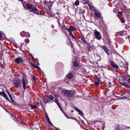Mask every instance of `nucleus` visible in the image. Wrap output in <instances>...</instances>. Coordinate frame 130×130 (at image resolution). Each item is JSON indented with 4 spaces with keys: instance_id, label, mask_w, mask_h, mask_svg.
<instances>
[{
    "instance_id": "nucleus-37",
    "label": "nucleus",
    "mask_w": 130,
    "mask_h": 130,
    "mask_svg": "<svg viewBox=\"0 0 130 130\" xmlns=\"http://www.w3.org/2000/svg\"><path fill=\"white\" fill-rule=\"evenodd\" d=\"M119 64L120 65V67H122L123 66V62L122 61L121 62V63H120V64Z\"/></svg>"
},
{
    "instance_id": "nucleus-10",
    "label": "nucleus",
    "mask_w": 130,
    "mask_h": 130,
    "mask_svg": "<svg viewBox=\"0 0 130 130\" xmlns=\"http://www.w3.org/2000/svg\"><path fill=\"white\" fill-rule=\"evenodd\" d=\"M43 101L46 103H48L50 101L48 96L47 95H45L43 98Z\"/></svg>"
},
{
    "instance_id": "nucleus-33",
    "label": "nucleus",
    "mask_w": 130,
    "mask_h": 130,
    "mask_svg": "<svg viewBox=\"0 0 130 130\" xmlns=\"http://www.w3.org/2000/svg\"><path fill=\"white\" fill-rule=\"evenodd\" d=\"M36 77L35 76H32V79L33 80H34V81H36Z\"/></svg>"
},
{
    "instance_id": "nucleus-7",
    "label": "nucleus",
    "mask_w": 130,
    "mask_h": 130,
    "mask_svg": "<svg viewBox=\"0 0 130 130\" xmlns=\"http://www.w3.org/2000/svg\"><path fill=\"white\" fill-rule=\"evenodd\" d=\"M30 12H32L33 13L37 14H39V11L38 9L35 7H33L30 10Z\"/></svg>"
},
{
    "instance_id": "nucleus-21",
    "label": "nucleus",
    "mask_w": 130,
    "mask_h": 130,
    "mask_svg": "<svg viewBox=\"0 0 130 130\" xmlns=\"http://www.w3.org/2000/svg\"><path fill=\"white\" fill-rule=\"evenodd\" d=\"M48 97H49V99H50L51 100H52L54 99V97L51 95H49Z\"/></svg>"
},
{
    "instance_id": "nucleus-30",
    "label": "nucleus",
    "mask_w": 130,
    "mask_h": 130,
    "mask_svg": "<svg viewBox=\"0 0 130 130\" xmlns=\"http://www.w3.org/2000/svg\"><path fill=\"white\" fill-rule=\"evenodd\" d=\"M25 43H28L29 41V40L28 39H26L25 40Z\"/></svg>"
},
{
    "instance_id": "nucleus-35",
    "label": "nucleus",
    "mask_w": 130,
    "mask_h": 130,
    "mask_svg": "<svg viewBox=\"0 0 130 130\" xmlns=\"http://www.w3.org/2000/svg\"><path fill=\"white\" fill-rule=\"evenodd\" d=\"M123 79L124 80L126 81L127 80V78L126 76H124L123 77Z\"/></svg>"
},
{
    "instance_id": "nucleus-9",
    "label": "nucleus",
    "mask_w": 130,
    "mask_h": 130,
    "mask_svg": "<svg viewBox=\"0 0 130 130\" xmlns=\"http://www.w3.org/2000/svg\"><path fill=\"white\" fill-rule=\"evenodd\" d=\"M0 95L4 97L7 100H9L8 98L7 97L6 94L4 91H3L2 92H0Z\"/></svg>"
},
{
    "instance_id": "nucleus-12",
    "label": "nucleus",
    "mask_w": 130,
    "mask_h": 130,
    "mask_svg": "<svg viewBox=\"0 0 130 130\" xmlns=\"http://www.w3.org/2000/svg\"><path fill=\"white\" fill-rule=\"evenodd\" d=\"M110 63L111 66H112L113 67L117 69L118 68V66L113 61H110Z\"/></svg>"
},
{
    "instance_id": "nucleus-4",
    "label": "nucleus",
    "mask_w": 130,
    "mask_h": 130,
    "mask_svg": "<svg viewBox=\"0 0 130 130\" xmlns=\"http://www.w3.org/2000/svg\"><path fill=\"white\" fill-rule=\"evenodd\" d=\"M94 17L97 19L100 20L102 19L103 17L101 13L98 11L95 10H94Z\"/></svg>"
},
{
    "instance_id": "nucleus-52",
    "label": "nucleus",
    "mask_w": 130,
    "mask_h": 130,
    "mask_svg": "<svg viewBox=\"0 0 130 130\" xmlns=\"http://www.w3.org/2000/svg\"><path fill=\"white\" fill-rule=\"evenodd\" d=\"M22 45H20V46H21V47H22Z\"/></svg>"
},
{
    "instance_id": "nucleus-2",
    "label": "nucleus",
    "mask_w": 130,
    "mask_h": 130,
    "mask_svg": "<svg viewBox=\"0 0 130 130\" xmlns=\"http://www.w3.org/2000/svg\"><path fill=\"white\" fill-rule=\"evenodd\" d=\"M62 94L67 97H72L75 94V93L71 91L65 90L63 91Z\"/></svg>"
},
{
    "instance_id": "nucleus-17",
    "label": "nucleus",
    "mask_w": 130,
    "mask_h": 130,
    "mask_svg": "<svg viewBox=\"0 0 130 130\" xmlns=\"http://www.w3.org/2000/svg\"><path fill=\"white\" fill-rule=\"evenodd\" d=\"M87 45V48L88 50H90L91 48V47L90 44L88 43H86Z\"/></svg>"
},
{
    "instance_id": "nucleus-18",
    "label": "nucleus",
    "mask_w": 130,
    "mask_h": 130,
    "mask_svg": "<svg viewBox=\"0 0 130 130\" xmlns=\"http://www.w3.org/2000/svg\"><path fill=\"white\" fill-rule=\"evenodd\" d=\"M31 107L32 109H36L37 108V106L35 105H32L31 104L29 105Z\"/></svg>"
},
{
    "instance_id": "nucleus-11",
    "label": "nucleus",
    "mask_w": 130,
    "mask_h": 130,
    "mask_svg": "<svg viewBox=\"0 0 130 130\" xmlns=\"http://www.w3.org/2000/svg\"><path fill=\"white\" fill-rule=\"evenodd\" d=\"M26 6L28 10H30L33 7L31 4L29 3H27L26 4Z\"/></svg>"
},
{
    "instance_id": "nucleus-1",
    "label": "nucleus",
    "mask_w": 130,
    "mask_h": 130,
    "mask_svg": "<svg viewBox=\"0 0 130 130\" xmlns=\"http://www.w3.org/2000/svg\"><path fill=\"white\" fill-rule=\"evenodd\" d=\"M13 82L15 87L18 89L21 87L22 85L21 80L19 78H14L13 80Z\"/></svg>"
},
{
    "instance_id": "nucleus-39",
    "label": "nucleus",
    "mask_w": 130,
    "mask_h": 130,
    "mask_svg": "<svg viewBox=\"0 0 130 130\" xmlns=\"http://www.w3.org/2000/svg\"><path fill=\"white\" fill-rule=\"evenodd\" d=\"M6 92H7V93H8V95H9V96H10V95H11L10 94L9 91L8 90H7L6 91Z\"/></svg>"
},
{
    "instance_id": "nucleus-3",
    "label": "nucleus",
    "mask_w": 130,
    "mask_h": 130,
    "mask_svg": "<svg viewBox=\"0 0 130 130\" xmlns=\"http://www.w3.org/2000/svg\"><path fill=\"white\" fill-rule=\"evenodd\" d=\"M23 78L21 80L24 89H25L27 85L28 81L27 78V76L24 73L23 74Z\"/></svg>"
},
{
    "instance_id": "nucleus-49",
    "label": "nucleus",
    "mask_w": 130,
    "mask_h": 130,
    "mask_svg": "<svg viewBox=\"0 0 130 130\" xmlns=\"http://www.w3.org/2000/svg\"><path fill=\"white\" fill-rule=\"evenodd\" d=\"M124 82H121V83L123 85V83H124Z\"/></svg>"
},
{
    "instance_id": "nucleus-44",
    "label": "nucleus",
    "mask_w": 130,
    "mask_h": 130,
    "mask_svg": "<svg viewBox=\"0 0 130 130\" xmlns=\"http://www.w3.org/2000/svg\"><path fill=\"white\" fill-rule=\"evenodd\" d=\"M49 2L51 3V5H50L52 6V3H53V2Z\"/></svg>"
},
{
    "instance_id": "nucleus-42",
    "label": "nucleus",
    "mask_w": 130,
    "mask_h": 130,
    "mask_svg": "<svg viewBox=\"0 0 130 130\" xmlns=\"http://www.w3.org/2000/svg\"><path fill=\"white\" fill-rule=\"evenodd\" d=\"M48 122L49 124L50 125H52V124L51 122H50V121L49 120V121H47Z\"/></svg>"
},
{
    "instance_id": "nucleus-8",
    "label": "nucleus",
    "mask_w": 130,
    "mask_h": 130,
    "mask_svg": "<svg viewBox=\"0 0 130 130\" xmlns=\"http://www.w3.org/2000/svg\"><path fill=\"white\" fill-rule=\"evenodd\" d=\"M15 62L17 64H19L22 62L23 59L21 58H16Z\"/></svg>"
},
{
    "instance_id": "nucleus-38",
    "label": "nucleus",
    "mask_w": 130,
    "mask_h": 130,
    "mask_svg": "<svg viewBox=\"0 0 130 130\" xmlns=\"http://www.w3.org/2000/svg\"><path fill=\"white\" fill-rule=\"evenodd\" d=\"M35 62H37V64H38V65H39V63L38 62V61H37V59H35Z\"/></svg>"
},
{
    "instance_id": "nucleus-51",
    "label": "nucleus",
    "mask_w": 130,
    "mask_h": 130,
    "mask_svg": "<svg viewBox=\"0 0 130 130\" xmlns=\"http://www.w3.org/2000/svg\"><path fill=\"white\" fill-rule=\"evenodd\" d=\"M123 95V94H121V96H122Z\"/></svg>"
},
{
    "instance_id": "nucleus-13",
    "label": "nucleus",
    "mask_w": 130,
    "mask_h": 130,
    "mask_svg": "<svg viewBox=\"0 0 130 130\" xmlns=\"http://www.w3.org/2000/svg\"><path fill=\"white\" fill-rule=\"evenodd\" d=\"M102 48L104 50L105 52L107 53H108L109 52V49L107 48V47L105 45L102 46H101Z\"/></svg>"
},
{
    "instance_id": "nucleus-41",
    "label": "nucleus",
    "mask_w": 130,
    "mask_h": 130,
    "mask_svg": "<svg viewBox=\"0 0 130 130\" xmlns=\"http://www.w3.org/2000/svg\"><path fill=\"white\" fill-rule=\"evenodd\" d=\"M118 13L119 14L121 15L123 14V13L122 12L119 11L118 12Z\"/></svg>"
},
{
    "instance_id": "nucleus-22",
    "label": "nucleus",
    "mask_w": 130,
    "mask_h": 130,
    "mask_svg": "<svg viewBox=\"0 0 130 130\" xmlns=\"http://www.w3.org/2000/svg\"><path fill=\"white\" fill-rule=\"evenodd\" d=\"M37 103L39 106H40V105H41V100L39 99Z\"/></svg>"
},
{
    "instance_id": "nucleus-53",
    "label": "nucleus",
    "mask_w": 130,
    "mask_h": 130,
    "mask_svg": "<svg viewBox=\"0 0 130 130\" xmlns=\"http://www.w3.org/2000/svg\"><path fill=\"white\" fill-rule=\"evenodd\" d=\"M72 111H73L72 110Z\"/></svg>"
},
{
    "instance_id": "nucleus-32",
    "label": "nucleus",
    "mask_w": 130,
    "mask_h": 130,
    "mask_svg": "<svg viewBox=\"0 0 130 130\" xmlns=\"http://www.w3.org/2000/svg\"><path fill=\"white\" fill-rule=\"evenodd\" d=\"M95 80L96 81H98L100 80L97 77L95 78Z\"/></svg>"
},
{
    "instance_id": "nucleus-48",
    "label": "nucleus",
    "mask_w": 130,
    "mask_h": 130,
    "mask_svg": "<svg viewBox=\"0 0 130 130\" xmlns=\"http://www.w3.org/2000/svg\"><path fill=\"white\" fill-rule=\"evenodd\" d=\"M2 64H1V63H0V67H2Z\"/></svg>"
},
{
    "instance_id": "nucleus-19",
    "label": "nucleus",
    "mask_w": 130,
    "mask_h": 130,
    "mask_svg": "<svg viewBox=\"0 0 130 130\" xmlns=\"http://www.w3.org/2000/svg\"><path fill=\"white\" fill-rule=\"evenodd\" d=\"M73 63L74 66L75 67H77L78 66V63L76 62L75 61L73 62Z\"/></svg>"
},
{
    "instance_id": "nucleus-5",
    "label": "nucleus",
    "mask_w": 130,
    "mask_h": 130,
    "mask_svg": "<svg viewBox=\"0 0 130 130\" xmlns=\"http://www.w3.org/2000/svg\"><path fill=\"white\" fill-rule=\"evenodd\" d=\"M94 33L95 34L96 38L99 40H100L101 38V37L100 33L98 31L95 30Z\"/></svg>"
},
{
    "instance_id": "nucleus-28",
    "label": "nucleus",
    "mask_w": 130,
    "mask_h": 130,
    "mask_svg": "<svg viewBox=\"0 0 130 130\" xmlns=\"http://www.w3.org/2000/svg\"><path fill=\"white\" fill-rule=\"evenodd\" d=\"M82 40L84 41V42L85 43H87L86 42V41L85 40V38L84 37H82Z\"/></svg>"
},
{
    "instance_id": "nucleus-31",
    "label": "nucleus",
    "mask_w": 130,
    "mask_h": 130,
    "mask_svg": "<svg viewBox=\"0 0 130 130\" xmlns=\"http://www.w3.org/2000/svg\"><path fill=\"white\" fill-rule=\"evenodd\" d=\"M74 108L76 111L78 112H79V110H80L78 108H77L76 107H74Z\"/></svg>"
},
{
    "instance_id": "nucleus-54",
    "label": "nucleus",
    "mask_w": 130,
    "mask_h": 130,
    "mask_svg": "<svg viewBox=\"0 0 130 130\" xmlns=\"http://www.w3.org/2000/svg\"><path fill=\"white\" fill-rule=\"evenodd\" d=\"M27 34H26V35H27Z\"/></svg>"
},
{
    "instance_id": "nucleus-40",
    "label": "nucleus",
    "mask_w": 130,
    "mask_h": 130,
    "mask_svg": "<svg viewBox=\"0 0 130 130\" xmlns=\"http://www.w3.org/2000/svg\"><path fill=\"white\" fill-rule=\"evenodd\" d=\"M46 119L47 121L50 120L48 116L46 118Z\"/></svg>"
},
{
    "instance_id": "nucleus-46",
    "label": "nucleus",
    "mask_w": 130,
    "mask_h": 130,
    "mask_svg": "<svg viewBox=\"0 0 130 130\" xmlns=\"http://www.w3.org/2000/svg\"><path fill=\"white\" fill-rule=\"evenodd\" d=\"M128 82L130 84V78H129L128 79Z\"/></svg>"
},
{
    "instance_id": "nucleus-15",
    "label": "nucleus",
    "mask_w": 130,
    "mask_h": 130,
    "mask_svg": "<svg viewBox=\"0 0 130 130\" xmlns=\"http://www.w3.org/2000/svg\"><path fill=\"white\" fill-rule=\"evenodd\" d=\"M123 85L124 86L126 87L127 88H130V87L129 86L128 84L126 83H125V82L123 83Z\"/></svg>"
},
{
    "instance_id": "nucleus-26",
    "label": "nucleus",
    "mask_w": 130,
    "mask_h": 130,
    "mask_svg": "<svg viewBox=\"0 0 130 130\" xmlns=\"http://www.w3.org/2000/svg\"><path fill=\"white\" fill-rule=\"evenodd\" d=\"M69 34L72 37L74 38L75 39H76V38L74 37V35L72 34V32H70V33H69Z\"/></svg>"
},
{
    "instance_id": "nucleus-36",
    "label": "nucleus",
    "mask_w": 130,
    "mask_h": 130,
    "mask_svg": "<svg viewBox=\"0 0 130 130\" xmlns=\"http://www.w3.org/2000/svg\"><path fill=\"white\" fill-rule=\"evenodd\" d=\"M9 97L10 98V99H11V101H12V102H14V101L13 100L12 98L11 97V95H10V96H9Z\"/></svg>"
},
{
    "instance_id": "nucleus-16",
    "label": "nucleus",
    "mask_w": 130,
    "mask_h": 130,
    "mask_svg": "<svg viewBox=\"0 0 130 130\" xmlns=\"http://www.w3.org/2000/svg\"><path fill=\"white\" fill-rule=\"evenodd\" d=\"M115 130H119L120 126L119 124H118L115 126Z\"/></svg>"
},
{
    "instance_id": "nucleus-29",
    "label": "nucleus",
    "mask_w": 130,
    "mask_h": 130,
    "mask_svg": "<svg viewBox=\"0 0 130 130\" xmlns=\"http://www.w3.org/2000/svg\"><path fill=\"white\" fill-rule=\"evenodd\" d=\"M99 81H95V85L96 86H98L99 84Z\"/></svg>"
},
{
    "instance_id": "nucleus-23",
    "label": "nucleus",
    "mask_w": 130,
    "mask_h": 130,
    "mask_svg": "<svg viewBox=\"0 0 130 130\" xmlns=\"http://www.w3.org/2000/svg\"><path fill=\"white\" fill-rule=\"evenodd\" d=\"M79 2L78 0H77L75 1V5L76 6H77L79 5Z\"/></svg>"
},
{
    "instance_id": "nucleus-6",
    "label": "nucleus",
    "mask_w": 130,
    "mask_h": 130,
    "mask_svg": "<svg viewBox=\"0 0 130 130\" xmlns=\"http://www.w3.org/2000/svg\"><path fill=\"white\" fill-rule=\"evenodd\" d=\"M20 35L21 36L23 37L25 36L26 37H29L30 36V34L27 32H25L23 31L20 33Z\"/></svg>"
},
{
    "instance_id": "nucleus-43",
    "label": "nucleus",
    "mask_w": 130,
    "mask_h": 130,
    "mask_svg": "<svg viewBox=\"0 0 130 130\" xmlns=\"http://www.w3.org/2000/svg\"><path fill=\"white\" fill-rule=\"evenodd\" d=\"M30 64H31V65H32L33 67H34V66L35 65L33 64H32L31 63H30Z\"/></svg>"
},
{
    "instance_id": "nucleus-34",
    "label": "nucleus",
    "mask_w": 130,
    "mask_h": 130,
    "mask_svg": "<svg viewBox=\"0 0 130 130\" xmlns=\"http://www.w3.org/2000/svg\"><path fill=\"white\" fill-rule=\"evenodd\" d=\"M57 105H58V106H59V108H60L61 106H60V104L58 102H57Z\"/></svg>"
},
{
    "instance_id": "nucleus-24",
    "label": "nucleus",
    "mask_w": 130,
    "mask_h": 130,
    "mask_svg": "<svg viewBox=\"0 0 130 130\" xmlns=\"http://www.w3.org/2000/svg\"><path fill=\"white\" fill-rule=\"evenodd\" d=\"M120 21L122 23H124L125 21V20L124 18L120 19Z\"/></svg>"
},
{
    "instance_id": "nucleus-25",
    "label": "nucleus",
    "mask_w": 130,
    "mask_h": 130,
    "mask_svg": "<svg viewBox=\"0 0 130 130\" xmlns=\"http://www.w3.org/2000/svg\"><path fill=\"white\" fill-rule=\"evenodd\" d=\"M78 114L82 116H83L84 115V114L83 112L80 110L79 112H78Z\"/></svg>"
},
{
    "instance_id": "nucleus-27",
    "label": "nucleus",
    "mask_w": 130,
    "mask_h": 130,
    "mask_svg": "<svg viewBox=\"0 0 130 130\" xmlns=\"http://www.w3.org/2000/svg\"><path fill=\"white\" fill-rule=\"evenodd\" d=\"M34 67L36 68V69H38L39 70H41L40 68L38 66H37L36 65H35L34 66Z\"/></svg>"
},
{
    "instance_id": "nucleus-50",
    "label": "nucleus",
    "mask_w": 130,
    "mask_h": 130,
    "mask_svg": "<svg viewBox=\"0 0 130 130\" xmlns=\"http://www.w3.org/2000/svg\"><path fill=\"white\" fill-rule=\"evenodd\" d=\"M70 28L72 29H73V28L72 27H71Z\"/></svg>"
},
{
    "instance_id": "nucleus-20",
    "label": "nucleus",
    "mask_w": 130,
    "mask_h": 130,
    "mask_svg": "<svg viewBox=\"0 0 130 130\" xmlns=\"http://www.w3.org/2000/svg\"><path fill=\"white\" fill-rule=\"evenodd\" d=\"M66 29L69 32V33H70V32H72V31H73V30L71 29V28H66Z\"/></svg>"
},
{
    "instance_id": "nucleus-45",
    "label": "nucleus",
    "mask_w": 130,
    "mask_h": 130,
    "mask_svg": "<svg viewBox=\"0 0 130 130\" xmlns=\"http://www.w3.org/2000/svg\"><path fill=\"white\" fill-rule=\"evenodd\" d=\"M2 34L1 32H0V38L2 37Z\"/></svg>"
},
{
    "instance_id": "nucleus-14",
    "label": "nucleus",
    "mask_w": 130,
    "mask_h": 130,
    "mask_svg": "<svg viewBox=\"0 0 130 130\" xmlns=\"http://www.w3.org/2000/svg\"><path fill=\"white\" fill-rule=\"evenodd\" d=\"M73 74L72 73H70L68 75H67V77L69 79L73 77Z\"/></svg>"
},
{
    "instance_id": "nucleus-47",
    "label": "nucleus",
    "mask_w": 130,
    "mask_h": 130,
    "mask_svg": "<svg viewBox=\"0 0 130 130\" xmlns=\"http://www.w3.org/2000/svg\"><path fill=\"white\" fill-rule=\"evenodd\" d=\"M31 57H32V59H33V60H34V59H34V57L32 55V56H31Z\"/></svg>"
}]
</instances>
